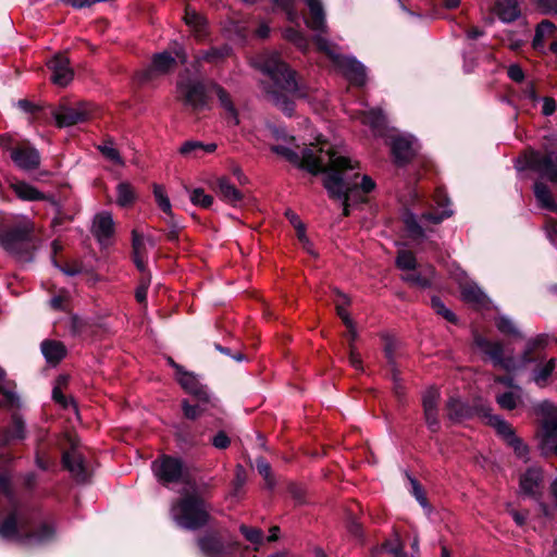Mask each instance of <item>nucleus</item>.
<instances>
[{
	"label": "nucleus",
	"instance_id": "f257e3e1",
	"mask_svg": "<svg viewBox=\"0 0 557 557\" xmlns=\"http://www.w3.org/2000/svg\"><path fill=\"white\" fill-rule=\"evenodd\" d=\"M271 151L285 158L293 165L317 176L323 174V187L332 200H342L343 216L350 215V196L357 190V184H351L345 178V173L354 169L351 160L347 157L337 156L333 150L327 151L329 163L314 153L311 148H304L301 157L293 149L283 145L271 146Z\"/></svg>",
	"mask_w": 557,
	"mask_h": 557
},
{
	"label": "nucleus",
	"instance_id": "f03ea898",
	"mask_svg": "<svg viewBox=\"0 0 557 557\" xmlns=\"http://www.w3.org/2000/svg\"><path fill=\"white\" fill-rule=\"evenodd\" d=\"M260 69L273 81V86L268 90L271 102L286 116L292 117L296 106L289 95L305 99L308 97V87L297 79V72L277 55L267 58Z\"/></svg>",
	"mask_w": 557,
	"mask_h": 557
},
{
	"label": "nucleus",
	"instance_id": "7ed1b4c3",
	"mask_svg": "<svg viewBox=\"0 0 557 557\" xmlns=\"http://www.w3.org/2000/svg\"><path fill=\"white\" fill-rule=\"evenodd\" d=\"M22 521L25 528L24 545L44 547L58 541V519L46 512L41 504H22Z\"/></svg>",
	"mask_w": 557,
	"mask_h": 557
},
{
	"label": "nucleus",
	"instance_id": "20e7f679",
	"mask_svg": "<svg viewBox=\"0 0 557 557\" xmlns=\"http://www.w3.org/2000/svg\"><path fill=\"white\" fill-rule=\"evenodd\" d=\"M171 513L176 525L188 531L201 530L211 518L206 500L196 493H187L176 499Z\"/></svg>",
	"mask_w": 557,
	"mask_h": 557
},
{
	"label": "nucleus",
	"instance_id": "39448f33",
	"mask_svg": "<svg viewBox=\"0 0 557 557\" xmlns=\"http://www.w3.org/2000/svg\"><path fill=\"white\" fill-rule=\"evenodd\" d=\"M1 246L18 261L30 262L34 258L35 235L30 223H18L0 234Z\"/></svg>",
	"mask_w": 557,
	"mask_h": 557
},
{
	"label": "nucleus",
	"instance_id": "423d86ee",
	"mask_svg": "<svg viewBox=\"0 0 557 557\" xmlns=\"http://www.w3.org/2000/svg\"><path fill=\"white\" fill-rule=\"evenodd\" d=\"M446 417L451 423H460L466 420H471L474 417L486 419L487 424L491 425V418L498 417L492 414V408L487 401L478 397L472 403L463 401L459 397L450 396L445 404Z\"/></svg>",
	"mask_w": 557,
	"mask_h": 557
},
{
	"label": "nucleus",
	"instance_id": "0eeeda50",
	"mask_svg": "<svg viewBox=\"0 0 557 557\" xmlns=\"http://www.w3.org/2000/svg\"><path fill=\"white\" fill-rule=\"evenodd\" d=\"M151 470L157 481L163 486L187 483L190 478L188 468L182 458L161 454L151 463Z\"/></svg>",
	"mask_w": 557,
	"mask_h": 557
},
{
	"label": "nucleus",
	"instance_id": "6e6552de",
	"mask_svg": "<svg viewBox=\"0 0 557 557\" xmlns=\"http://www.w3.org/2000/svg\"><path fill=\"white\" fill-rule=\"evenodd\" d=\"M199 550L206 557H233L240 544L237 541H226L221 532L209 530L196 540Z\"/></svg>",
	"mask_w": 557,
	"mask_h": 557
},
{
	"label": "nucleus",
	"instance_id": "1a4fd4ad",
	"mask_svg": "<svg viewBox=\"0 0 557 557\" xmlns=\"http://www.w3.org/2000/svg\"><path fill=\"white\" fill-rule=\"evenodd\" d=\"M519 170H531L557 184V150H549L542 154L535 149H529L523 154V165Z\"/></svg>",
	"mask_w": 557,
	"mask_h": 557
},
{
	"label": "nucleus",
	"instance_id": "9d476101",
	"mask_svg": "<svg viewBox=\"0 0 557 557\" xmlns=\"http://www.w3.org/2000/svg\"><path fill=\"white\" fill-rule=\"evenodd\" d=\"M491 426L505 441V443L513 449L515 455L527 461L529 459L530 448L523 440L516 435L512 425L500 417L491 418Z\"/></svg>",
	"mask_w": 557,
	"mask_h": 557
},
{
	"label": "nucleus",
	"instance_id": "9b49d317",
	"mask_svg": "<svg viewBox=\"0 0 557 557\" xmlns=\"http://www.w3.org/2000/svg\"><path fill=\"white\" fill-rule=\"evenodd\" d=\"M10 158L16 168L25 172L37 170L41 163L40 152L27 139L16 144Z\"/></svg>",
	"mask_w": 557,
	"mask_h": 557
},
{
	"label": "nucleus",
	"instance_id": "f8f14e48",
	"mask_svg": "<svg viewBox=\"0 0 557 557\" xmlns=\"http://www.w3.org/2000/svg\"><path fill=\"white\" fill-rule=\"evenodd\" d=\"M178 88L184 104L190 107L193 113H199L209 108V97L203 83L189 81L181 83Z\"/></svg>",
	"mask_w": 557,
	"mask_h": 557
},
{
	"label": "nucleus",
	"instance_id": "ddd939ff",
	"mask_svg": "<svg viewBox=\"0 0 557 557\" xmlns=\"http://www.w3.org/2000/svg\"><path fill=\"white\" fill-rule=\"evenodd\" d=\"M334 66L354 86L363 87L367 83V69L355 57L344 55L334 58Z\"/></svg>",
	"mask_w": 557,
	"mask_h": 557
},
{
	"label": "nucleus",
	"instance_id": "4468645a",
	"mask_svg": "<svg viewBox=\"0 0 557 557\" xmlns=\"http://www.w3.org/2000/svg\"><path fill=\"white\" fill-rule=\"evenodd\" d=\"M25 528L22 521V505L0 521V539L24 545Z\"/></svg>",
	"mask_w": 557,
	"mask_h": 557
},
{
	"label": "nucleus",
	"instance_id": "2eb2a0df",
	"mask_svg": "<svg viewBox=\"0 0 557 557\" xmlns=\"http://www.w3.org/2000/svg\"><path fill=\"white\" fill-rule=\"evenodd\" d=\"M51 114L58 127H69L86 122L90 117V110L85 103L77 107L60 106L59 109L51 108Z\"/></svg>",
	"mask_w": 557,
	"mask_h": 557
},
{
	"label": "nucleus",
	"instance_id": "dca6fc26",
	"mask_svg": "<svg viewBox=\"0 0 557 557\" xmlns=\"http://www.w3.org/2000/svg\"><path fill=\"white\" fill-rule=\"evenodd\" d=\"M47 67L51 72V82L60 87L67 86L74 78L70 59L65 53H57L47 61Z\"/></svg>",
	"mask_w": 557,
	"mask_h": 557
},
{
	"label": "nucleus",
	"instance_id": "f3484780",
	"mask_svg": "<svg viewBox=\"0 0 557 557\" xmlns=\"http://www.w3.org/2000/svg\"><path fill=\"white\" fill-rule=\"evenodd\" d=\"M543 471L536 467H529L519 478V487L524 496L540 500L543 496Z\"/></svg>",
	"mask_w": 557,
	"mask_h": 557
},
{
	"label": "nucleus",
	"instance_id": "a211bd4d",
	"mask_svg": "<svg viewBox=\"0 0 557 557\" xmlns=\"http://www.w3.org/2000/svg\"><path fill=\"white\" fill-rule=\"evenodd\" d=\"M391 157L395 166L405 168L416 156L412 143L404 136H395L389 143Z\"/></svg>",
	"mask_w": 557,
	"mask_h": 557
},
{
	"label": "nucleus",
	"instance_id": "6ab92c4d",
	"mask_svg": "<svg viewBox=\"0 0 557 557\" xmlns=\"http://www.w3.org/2000/svg\"><path fill=\"white\" fill-rule=\"evenodd\" d=\"M547 345L548 335L546 334H539L535 337L529 338L521 354V364L527 366L543 361L545 358L544 351Z\"/></svg>",
	"mask_w": 557,
	"mask_h": 557
},
{
	"label": "nucleus",
	"instance_id": "aec40b11",
	"mask_svg": "<svg viewBox=\"0 0 557 557\" xmlns=\"http://www.w3.org/2000/svg\"><path fill=\"white\" fill-rule=\"evenodd\" d=\"M67 442L70 444L71 450H65L62 454V466L69 472L73 473L76 476H84L86 474V467L84 458L81 454L76 453V448L78 446V440L71 435H67Z\"/></svg>",
	"mask_w": 557,
	"mask_h": 557
},
{
	"label": "nucleus",
	"instance_id": "412c9836",
	"mask_svg": "<svg viewBox=\"0 0 557 557\" xmlns=\"http://www.w3.org/2000/svg\"><path fill=\"white\" fill-rule=\"evenodd\" d=\"M177 65L176 59L168 52H159L153 54L151 59V63L148 69L145 70L143 74V78L145 81H150L157 75H164L174 70Z\"/></svg>",
	"mask_w": 557,
	"mask_h": 557
},
{
	"label": "nucleus",
	"instance_id": "4be33fe9",
	"mask_svg": "<svg viewBox=\"0 0 557 557\" xmlns=\"http://www.w3.org/2000/svg\"><path fill=\"white\" fill-rule=\"evenodd\" d=\"M177 381L182 388L191 395L196 401L201 404L210 403L208 386L203 385L194 372H184V375L178 377Z\"/></svg>",
	"mask_w": 557,
	"mask_h": 557
},
{
	"label": "nucleus",
	"instance_id": "5701e85b",
	"mask_svg": "<svg viewBox=\"0 0 557 557\" xmlns=\"http://www.w3.org/2000/svg\"><path fill=\"white\" fill-rule=\"evenodd\" d=\"M215 191L220 198L232 207H240L244 203L245 195L226 176L219 177L215 183Z\"/></svg>",
	"mask_w": 557,
	"mask_h": 557
},
{
	"label": "nucleus",
	"instance_id": "b1692460",
	"mask_svg": "<svg viewBox=\"0 0 557 557\" xmlns=\"http://www.w3.org/2000/svg\"><path fill=\"white\" fill-rule=\"evenodd\" d=\"M309 8V17L306 18V25L322 34H326L327 25L325 20V11L321 0H304Z\"/></svg>",
	"mask_w": 557,
	"mask_h": 557
},
{
	"label": "nucleus",
	"instance_id": "393cba45",
	"mask_svg": "<svg viewBox=\"0 0 557 557\" xmlns=\"http://www.w3.org/2000/svg\"><path fill=\"white\" fill-rule=\"evenodd\" d=\"M473 336V345L479 348L484 355L488 357L492 361L493 366L496 361H499V356L505 351V346L503 342L496 341L492 342L485 336H483L479 331L474 330L472 332Z\"/></svg>",
	"mask_w": 557,
	"mask_h": 557
},
{
	"label": "nucleus",
	"instance_id": "a878e982",
	"mask_svg": "<svg viewBox=\"0 0 557 557\" xmlns=\"http://www.w3.org/2000/svg\"><path fill=\"white\" fill-rule=\"evenodd\" d=\"M210 88L215 92L221 107L226 111L228 123L233 125H238V110L235 107L230 92L224 87L214 82L211 83Z\"/></svg>",
	"mask_w": 557,
	"mask_h": 557
},
{
	"label": "nucleus",
	"instance_id": "bb28decb",
	"mask_svg": "<svg viewBox=\"0 0 557 557\" xmlns=\"http://www.w3.org/2000/svg\"><path fill=\"white\" fill-rule=\"evenodd\" d=\"M41 352L49 364H59L66 356L65 345L60 341L45 339L40 344Z\"/></svg>",
	"mask_w": 557,
	"mask_h": 557
},
{
	"label": "nucleus",
	"instance_id": "cd10ccee",
	"mask_svg": "<svg viewBox=\"0 0 557 557\" xmlns=\"http://www.w3.org/2000/svg\"><path fill=\"white\" fill-rule=\"evenodd\" d=\"M493 12L507 24L518 20L521 14L517 0H495Z\"/></svg>",
	"mask_w": 557,
	"mask_h": 557
},
{
	"label": "nucleus",
	"instance_id": "c85d7f7f",
	"mask_svg": "<svg viewBox=\"0 0 557 557\" xmlns=\"http://www.w3.org/2000/svg\"><path fill=\"white\" fill-rule=\"evenodd\" d=\"M92 234L99 242L109 239L114 235V222L111 213L103 211L96 214Z\"/></svg>",
	"mask_w": 557,
	"mask_h": 557
},
{
	"label": "nucleus",
	"instance_id": "c756f323",
	"mask_svg": "<svg viewBox=\"0 0 557 557\" xmlns=\"http://www.w3.org/2000/svg\"><path fill=\"white\" fill-rule=\"evenodd\" d=\"M132 260L138 271H144L147 265V249L145 237L136 230L132 231Z\"/></svg>",
	"mask_w": 557,
	"mask_h": 557
},
{
	"label": "nucleus",
	"instance_id": "7c9ffc66",
	"mask_svg": "<svg viewBox=\"0 0 557 557\" xmlns=\"http://www.w3.org/2000/svg\"><path fill=\"white\" fill-rule=\"evenodd\" d=\"M461 299L466 304H470L476 307H483L487 302L486 295L475 284H465L460 286Z\"/></svg>",
	"mask_w": 557,
	"mask_h": 557
},
{
	"label": "nucleus",
	"instance_id": "2f4dec72",
	"mask_svg": "<svg viewBox=\"0 0 557 557\" xmlns=\"http://www.w3.org/2000/svg\"><path fill=\"white\" fill-rule=\"evenodd\" d=\"M184 22L198 36L206 33L207 18L190 5H186L185 8Z\"/></svg>",
	"mask_w": 557,
	"mask_h": 557
},
{
	"label": "nucleus",
	"instance_id": "473e14b6",
	"mask_svg": "<svg viewBox=\"0 0 557 557\" xmlns=\"http://www.w3.org/2000/svg\"><path fill=\"white\" fill-rule=\"evenodd\" d=\"M16 196L26 201L44 200L45 194L24 181H17L11 185Z\"/></svg>",
	"mask_w": 557,
	"mask_h": 557
},
{
	"label": "nucleus",
	"instance_id": "72a5a7b5",
	"mask_svg": "<svg viewBox=\"0 0 557 557\" xmlns=\"http://www.w3.org/2000/svg\"><path fill=\"white\" fill-rule=\"evenodd\" d=\"M175 441L177 446L182 450H187L197 445V436L193 432L191 426L189 424L183 423L181 424L174 433Z\"/></svg>",
	"mask_w": 557,
	"mask_h": 557
},
{
	"label": "nucleus",
	"instance_id": "f704fd0d",
	"mask_svg": "<svg viewBox=\"0 0 557 557\" xmlns=\"http://www.w3.org/2000/svg\"><path fill=\"white\" fill-rule=\"evenodd\" d=\"M533 191L541 208L547 211L556 209V202L546 184L542 182H535L533 185Z\"/></svg>",
	"mask_w": 557,
	"mask_h": 557
},
{
	"label": "nucleus",
	"instance_id": "c9c22d12",
	"mask_svg": "<svg viewBox=\"0 0 557 557\" xmlns=\"http://www.w3.org/2000/svg\"><path fill=\"white\" fill-rule=\"evenodd\" d=\"M12 461V457L9 454L0 455V495L11 496L12 484L9 473V463Z\"/></svg>",
	"mask_w": 557,
	"mask_h": 557
},
{
	"label": "nucleus",
	"instance_id": "e433bc0d",
	"mask_svg": "<svg viewBox=\"0 0 557 557\" xmlns=\"http://www.w3.org/2000/svg\"><path fill=\"white\" fill-rule=\"evenodd\" d=\"M14 387V382L8 379L5 370L0 367V394L11 407L16 406L20 400L18 396L13 391Z\"/></svg>",
	"mask_w": 557,
	"mask_h": 557
},
{
	"label": "nucleus",
	"instance_id": "4c0bfd02",
	"mask_svg": "<svg viewBox=\"0 0 557 557\" xmlns=\"http://www.w3.org/2000/svg\"><path fill=\"white\" fill-rule=\"evenodd\" d=\"M137 195L128 182H121L116 186V203L122 208H128L135 203Z\"/></svg>",
	"mask_w": 557,
	"mask_h": 557
},
{
	"label": "nucleus",
	"instance_id": "58836bf2",
	"mask_svg": "<svg viewBox=\"0 0 557 557\" xmlns=\"http://www.w3.org/2000/svg\"><path fill=\"white\" fill-rule=\"evenodd\" d=\"M542 429L541 448L545 450L557 440V414L545 419Z\"/></svg>",
	"mask_w": 557,
	"mask_h": 557
},
{
	"label": "nucleus",
	"instance_id": "ea45409f",
	"mask_svg": "<svg viewBox=\"0 0 557 557\" xmlns=\"http://www.w3.org/2000/svg\"><path fill=\"white\" fill-rule=\"evenodd\" d=\"M232 52L233 49L227 44L221 46H212L203 53L202 60L207 63H218L228 58Z\"/></svg>",
	"mask_w": 557,
	"mask_h": 557
},
{
	"label": "nucleus",
	"instance_id": "a19ab883",
	"mask_svg": "<svg viewBox=\"0 0 557 557\" xmlns=\"http://www.w3.org/2000/svg\"><path fill=\"white\" fill-rule=\"evenodd\" d=\"M404 224H405V228L411 239L421 240L425 237L424 228L418 222L414 213L407 212L404 215Z\"/></svg>",
	"mask_w": 557,
	"mask_h": 557
},
{
	"label": "nucleus",
	"instance_id": "79ce46f5",
	"mask_svg": "<svg viewBox=\"0 0 557 557\" xmlns=\"http://www.w3.org/2000/svg\"><path fill=\"white\" fill-rule=\"evenodd\" d=\"M556 368V359L550 358L544 366H536L533 370V380L539 386H544Z\"/></svg>",
	"mask_w": 557,
	"mask_h": 557
},
{
	"label": "nucleus",
	"instance_id": "37998d69",
	"mask_svg": "<svg viewBox=\"0 0 557 557\" xmlns=\"http://www.w3.org/2000/svg\"><path fill=\"white\" fill-rule=\"evenodd\" d=\"M4 430L9 432L14 441H23L26 437L25 421L16 412L11 416V423Z\"/></svg>",
	"mask_w": 557,
	"mask_h": 557
},
{
	"label": "nucleus",
	"instance_id": "c03bdc74",
	"mask_svg": "<svg viewBox=\"0 0 557 557\" xmlns=\"http://www.w3.org/2000/svg\"><path fill=\"white\" fill-rule=\"evenodd\" d=\"M362 122L372 129L380 131L385 127L386 119L381 109H371L363 114Z\"/></svg>",
	"mask_w": 557,
	"mask_h": 557
},
{
	"label": "nucleus",
	"instance_id": "a18cd8bd",
	"mask_svg": "<svg viewBox=\"0 0 557 557\" xmlns=\"http://www.w3.org/2000/svg\"><path fill=\"white\" fill-rule=\"evenodd\" d=\"M430 305L436 314L441 315L449 323L458 324V322H459L458 317L451 310L446 308V306L444 305V302L440 296L433 295L431 297Z\"/></svg>",
	"mask_w": 557,
	"mask_h": 557
},
{
	"label": "nucleus",
	"instance_id": "49530a36",
	"mask_svg": "<svg viewBox=\"0 0 557 557\" xmlns=\"http://www.w3.org/2000/svg\"><path fill=\"white\" fill-rule=\"evenodd\" d=\"M396 267L404 271H413L417 268V259L412 251L400 250L396 257Z\"/></svg>",
	"mask_w": 557,
	"mask_h": 557
},
{
	"label": "nucleus",
	"instance_id": "de8ad7c7",
	"mask_svg": "<svg viewBox=\"0 0 557 557\" xmlns=\"http://www.w3.org/2000/svg\"><path fill=\"white\" fill-rule=\"evenodd\" d=\"M153 196L160 210L165 214H172V205L162 185H153Z\"/></svg>",
	"mask_w": 557,
	"mask_h": 557
},
{
	"label": "nucleus",
	"instance_id": "09e8293b",
	"mask_svg": "<svg viewBox=\"0 0 557 557\" xmlns=\"http://www.w3.org/2000/svg\"><path fill=\"white\" fill-rule=\"evenodd\" d=\"M190 202L202 209H209L213 203V197L205 193L203 188H195L189 194Z\"/></svg>",
	"mask_w": 557,
	"mask_h": 557
},
{
	"label": "nucleus",
	"instance_id": "8fccbe9b",
	"mask_svg": "<svg viewBox=\"0 0 557 557\" xmlns=\"http://www.w3.org/2000/svg\"><path fill=\"white\" fill-rule=\"evenodd\" d=\"M495 325L497 327V330L504 334V335H508V336H512V337H517V338H522V334L520 333V331L516 327V325L513 324V322L507 318V317H499L495 320Z\"/></svg>",
	"mask_w": 557,
	"mask_h": 557
},
{
	"label": "nucleus",
	"instance_id": "3c124183",
	"mask_svg": "<svg viewBox=\"0 0 557 557\" xmlns=\"http://www.w3.org/2000/svg\"><path fill=\"white\" fill-rule=\"evenodd\" d=\"M410 483V494L417 499V502L423 507L429 506V500L422 484L413 476L407 474Z\"/></svg>",
	"mask_w": 557,
	"mask_h": 557
},
{
	"label": "nucleus",
	"instance_id": "603ef678",
	"mask_svg": "<svg viewBox=\"0 0 557 557\" xmlns=\"http://www.w3.org/2000/svg\"><path fill=\"white\" fill-rule=\"evenodd\" d=\"M202 405L203 404L198 403V401L196 405H191L188 399H183L181 401V407H182L184 417L191 421L197 420L205 411V408H202Z\"/></svg>",
	"mask_w": 557,
	"mask_h": 557
},
{
	"label": "nucleus",
	"instance_id": "864d4df0",
	"mask_svg": "<svg viewBox=\"0 0 557 557\" xmlns=\"http://www.w3.org/2000/svg\"><path fill=\"white\" fill-rule=\"evenodd\" d=\"M52 262L55 268H58L60 271H62L64 274L69 276H75L77 274H81L83 272V264L78 261H72V262H59L55 257H52Z\"/></svg>",
	"mask_w": 557,
	"mask_h": 557
},
{
	"label": "nucleus",
	"instance_id": "5fc2aeb1",
	"mask_svg": "<svg viewBox=\"0 0 557 557\" xmlns=\"http://www.w3.org/2000/svg\"><path fill=\"white\" fill-rule=\"evenodd\" d=\"M313 42L317 47V50L324 53L327 59L332 62V64L334 65L335 64V57L336 58H341L342 54L341 53H336L335 51H333L330 47V42L326 38L320 36V35H317L313 37Z\"/></svg>",
	"mask_w": 557,
	"mask_h": 557
},
{
	"label": "nucleus",
	"instance_id": "6e6d98bb",
	"mask_svg": "<svg viewBox=\"0 0 557 557\" xmlns=\"http://www.w3.org/2000/svg\"><path fill=\"white\" fill-rule=\"evenodd\" d=\"M239 531L242 535L252 544L259 545L263 542V531L259 528L242 524Z\"/></svg>",
	"mask_w": 557,
	"mask_h": 557
},
{
	"label": "nucleus",
	"instance_id": "4d7b16f0",
	"mask_svg": "<svg viewBox=\"0 0 557 557\" xmlns=\"http://www.w3.org/2000/svg\"><path fill=\"white\" fill-rule=\"evenodd\" d=\"M346 527H347L348 532L352 536H355L356 539H363L364 533H363L362 523L358 521L356 515L352 513L351 509H349L348 513H347Z\"/></svg>",
	"mask_w": 557,
	"mask_h": 557
},
{
	"label": "nucleus",
	"instance_id": "13d9d810",
	"mask_svg": "<svg viewBox=\"0 0 557 557\" xmlns=\"http://www.w3.org/2000/svg\"><path fill=\"white\" fill-rule=\"evenodd\" d=\"M257 470L260 475L263 476L267 483L268 488H273L275 485L274 479L272 476V469L270 463L264 458H258L256 460Z\"/></svg>",
	"mask_w": 557,
	"mask_h": 557
},
{
	"label": "nucleus",
	"instance_id": "bf43d9fd",
	"mask_svg": "<svg viewBox=\"0 0 557 557\" xmlns=\"http://www.w3.org/2000/svg\"><path fill=\"white\" fill-rule=\"evenodd\" d=\"M405 282L410 285L419 286L421 288H430L433 285L432 277H428L418 272H412L403 277Z\"/></svg>",
	"mask_w": 557,
	"mask_h": 557
},
{
	"label": "nucleus",
	"instance_id": "052dcab7",
	"mask_svg": "<svg viewBox=\"0 0 557 557\" xmlns=\"http://www.w3.org/2000/svg\"><path fill=\"white\" fill-rule=\"evenodd\" d=\"M440 392L436 387H430L422 396L423 409H438Z\"/></svg>",
	"mask_w": 557,
	"mask_h": 557
},
{
	"label": "nucleus",
	"instance_id": "680f3d73",
	"mask_svg": "<svg viewBox=\"0 0 557 557\" xmlns=\"http://www.w3.org/2000/svg\"><path fill=\"white\" fill-rule=\"evenodd\" d=\"M423 416L430 432L437 433L441 430L438 409H423Z\"/></svg>",
	"mask_w": 557,
	"mask_h": 557
},
{
	"label": "nucleus",
	"instance_id": "e2e57ef3",
	"mask_svg": "<svg viewBox=\"0 0 557 557\" xmlns=\"http://www.w3.org/2000/svg\"><path fill=\"white\" fill-rule=\"evenodd\" d=\"M284 38L290 42H293L295 46L299 48H304L307 46V38L306 36L298 29L294 27H287L284 30Z\"/></svg>",
	"mask_w": 557,
	"mask_h": 557
},
{
	"label": "nucleus",
	"instance_id": "0e129e2a",
	"mask_svg": "<svg viewBox=\"0 0 557 557\" xmlns=\"http://www.w3.org/2000/svg\"><path fill=\"white\" fill-rule=\"evenodd\" d=\"M247 480L246 469L242 465H237L235 468V476L232 482L233 485V494L237 496L239 492L243 490Z\"/></svg>",
	"mask_w": 557,
	"mask_h": 557
},
{
	"label": "nucleus",
	"instance_id": "69168bd1",
	"mask_svg": "<svg viewBox=\"0 0 557 557\" xmlns=\"http://www.w3.org/2000/svg\"><path fill=\"white\" fill-rule=\"evenodd\" d=\"M99 150L102 153V156L106 159H108L109 161H111L112 163H114L116 165L124 164V161H123L119 150L113 148L112 146H110L108 144H103V145L99 146Z\"/></svg>",
	"mask_w": 557,
	"mask_h": 557
},
{
	"label": "nucleus",
	"instance_id": "338daca9",
	"mask_svg": "<svg viewBox=\"0 0 557 557\" xmlns=\"http://www.w3.org/2000/svg\"><path fill=\"white\" fill-rule=\"evenodd\" d=\"M497 404L506 410H512L517 407V397L512 392H505L496 397Z\"/></svg>",
	"mask_w": 557,
	"mask_h": 557
},
{
	"label": "nucleus",
	"instance_id": "774afa93",
	"mask_svg": "<svg viewBox=\"0 0 557 557\" xmlns=\"http://www.w3.org/2000/svg\"><path fill=\"white\" fill-rule=\"evenodd\" d=\"M451 214H453V211H450V210H444L440 213L428 211V212L422 213L421 219L431 224H440L445 219L449 218Z\"/></svg>",
	"mask_w": 557,
	"mask_h": 557
}]
</instances>
